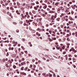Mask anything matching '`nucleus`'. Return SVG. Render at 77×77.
<instances>
[{
	"label": "nucleus",
	"mask_w": 77,
	"mask_h": 77,
	"mask_svg": "<svg viewBox=\"0 0 77 77\" xmlns=\"http://www.w3.org/2000/svg\"><path fill=\"white\" fill-rule=\"evenodd\" d=\"M47 5H45L43 7V8L44 9H47Z\"/></svg>",
	"instance_id": "f257e3e1"
},
{
	"label": "nucleus",
	"mask_w": 77,
	"mask_h": 77,
	"mask_svg": "<svg viewBox=\"0 0 77 77\" xmlns=\"http://www.w3.org/2000/svg\"><path fill=\"white\" fill-rule=\"evenodd\" d=\"M60 12V8H58L57 9V13H58V14H59Z\"/></svg>",
	"instance_id": "f03ea898"
},
{
	"label": "nucleus",
	"mask_w": 77,
	"mask_h": 77,
	"mask_svg": "<svg viewBox=\"0 0 77 77\" xmlns=\"http://www.w3.org/2000/svg\"><path fill=\"white\" fill-rule=\"evenodd\" d=\"M2 60L3 62H5V60L6 61H7V60H8V58H4Z\"/></svg>",
	"instance_id": "7ed1b4c3"
},
{
	"label": "nucleus",
	"mask_w": 77,
	"mask_h": 77,
	"mask_svg": "<svg viewBox=\"0 0 77 77\" xmlns=\"http://www.w3.org/2000/svg\"><path fill=\"white\" fill-rule=\"evenodd\" d=\"M26 22H27V23H29V22H32V20H26Z\"/></svg>",
	"instance_id": "20e7f679"
},
{
	"label": "nucleus",
	"mask_w": 77,
	"mask_h": 77,
	"mask_svg": "<svg viewBox=\"0 0 77 77\" xmlns=\"http://www.w3.org/2000/svg\"><path fill=\"white\" fill-rule=\"evenodd\" d=\"M8 49L9 50H14V48H13L10 47Z\"/></svg>",
	"instance_id": "39448f33"
},
{
	"label": "nucleus",
	"mask_w": 77,
	"mask_h": 77,
	"mask_svg": "<svg viewBox=\"0 0 77 77\" xmlns=\"http://www.w3.org/2000/svg\"><path fill=\"white\" fill-rule=\"evenodd\" d=\"M37 30L38 31H39V32H41V29H39V28H38L37 29Z\"/></svg>",
	"instance_id": "423d86ee"
},
{
	"label": "nucleus",
	"mask_w": 77,
	"mask_h": 77,
	"mask_svg": "<svg viewBox=\"0 0 77 77\" xmlns=\"http://www.w3.org/2000/svg\"><path fill=\"white\" fill-rule=\"evenodd\" d=\"M16 12L17 13V14L18 15H20V13L19 12H18V11L17 10L16 11Z\"/></svg>",
	"instance_id": "0eeeda50"
},
{
	"label": "nucleus",
	"mask_w": 77,
	"mask_h": 77,
	"mask_svg": "<svg viewBox=\"0 0 77 77\" xmlns=\"http://www.w3.org/2000/svg\"><path fill=\"white\" fill-rule=\"evenodd\" d=\"M49 13H51V14H53V13H54V12L53 11H50Z\"/></svg>",
	"instance_id": "6e6552de"
},
{
	"label": "nucleus",
	"mask_w": 77,
	"mask_h": 77,
	"mask_svg": "<svg viewBox=\"0 0 77 77\" xmlns=\"http://www.w3.org/2000/svg\"><path fill=\"white\" fill-rule=\"evenodd\" d=\"M41 12H42L43 13H44L45 12V11H44V10H43V9H42L41 10Z\"/></svg>",
	"instance_id": "1a4fd4ad"
},
{
	"label": "nucleus",
	"mask_w": 77,
	"mask_h": 77,
	"mask_svg": "<svg viewBox=\"0 0 77 77\" xmlns=\"http://www.w3.org/2000/svg\"><path fill=\"white\" fill-rule=\"evenodd\" d=\"M59 3L58 2H57L55 4V5L56 6H58V5H59Z\"/></svg>",
	"instance_id": "9d476101"
},
{
	"label": "nucleus",
	"mask_w": 77,
	"mask_h": 77,
	"mask_svg": "<svg viewBox=\"0 0 77 77\" xmlns=\"http://www.w3.org/2000/svg\"><path fill=\"white\" fill-rule=\"evenodd\" d=\"M10 10H12V11H14V9L13 8V7H11L10 8Z\"/></svg>",
	"instance_id": "9b49d317"
},
{
	"label": "nucleus",
	"mask_w": 77,
	"mask_h": 77,
	"mask_svg": "<svg viewBox=\"0 0 77 77\" xmlns=\"http://www.w3.org/2000/svg\"><path fill=\"white\" fill-rule=\"evenodd\" d=\"M18 51H19L18 53H20V52H21V49L20 48H19L18 49Z\"/></svg>",
	"instance_id": "f8f14e48"
},
{
	"label": "nucleus",
	"mask_w": 77,
	"mask_h": 77,
	"mask_svg": "<svg viewBox=\"0 0 77 77\" xmlns=\"http://www.w3.org/2000/svg\"><path fill=\"white\" fill-rule=\"evenodd\" d=\"M34 8L35 11H37L38 10V8L36 7H34Z\"/></svg>",
	"instance_id": "ddd939ff"
},
{
	"label": "nucleus",
	"mask_w": 77,
	"mask_h": 77,
	"mask_svg": "<svg viewBox=\"0 0 77 77\" xmlns=\"http://www.w3.org/2000/svg\"><path fill=\"white\" fill-rule=\"evenodd\" d=\"M72 60L73 62H76V60H75V58H73Z\"/></svg>",
	"instance_id": "4468645a"
},
{
	"label": "nucleus",
	"mask_w": 77,
	"mask_h": 77,
	"mask_svg": "<svg viewBox=\"0 0 77 77\" xmlns=\"http://www.w3.org/2000/svg\"><path fill=\"white\" fill-rule=\"evenodd\" d=\"M38 13L39 14H41V10L39 9L38 10Z\"/></svg>",
	"instance_id": "2eb2a0df"
},
{
	"label": "nucleus",
	"mask_w": 77,
	"mask_h": 77,
	"mask_svg": "<svg viewBox=\"0 0 77 77\" xmlns=\"http://www.w3.org/2000/svg\"><path fill=\"white\" fill-rule=\"evenodd\" d=\"M32 13H33L34 14H36V11H32Z\"/></svg>",
	"instance_id": "dca6fc26"
},
{
	"label": "nucleus",
	"mask_w": 77,
	"mask_h": 77,
	"mask_svg": "<svg viewBox=\"0 0 77 77\" xmlns=\"http://www.w3.org/2000/svg\"><path fill=\"white\" fill-rule=\"evenodd\" d=\"M61 6H62L63 5V1H61Z\"/></svg>",
	"instance_id": "f3484780"
},
{
	"label": "nucleus",
	"mask_w": 77,
	"mask_h": 77,
	"mask_svg": "<svg viewBox=\"0 0 77 77\" xmlns=\"http://www.w3.org/2000/svg\"><path fill=\"white\" fill-rule=\"evenodd\" d=\"M17 6H19L20 5V4L18 2H17Z\"/></svg>",
	"instance_id": "a211bd4d"
},
{
	"label": "nucleus",
	"mask_w": 77,
	"mask_h": 77,
	"mask_svg": "<svg viewBox=\"0 0 77 77\" xmlns=\"http://www.w3.org/2000/svg\"><path fill=\"white\" fill-rule=\"evenodd\" d=\"M42 17H45V14H42Z\"/></svg>",
	"instance_id": "6ab92c4d"
},
{
	"label": "nucleus",
	"mask_w": 77,
	"mask_h": 77,
	"mask_svg": "<svg viewBox=\"0 0 77 77\" xmlns=\"http://www.w3.org/2000/svg\"><path fill=\"white\" fill-rule=\"evenodd\" d=\"M63 50L65 49V46H61Z\"/></svg>",
	"instance_id": "aec40b11"
},
{
	"label": "nucleus",
	"mask_w": 77,
	"mask_h": 77,
	"mask_svg": "<svg viewBox=\"0 0 77 77\" xmlns=\"http://www.w3.org/2000/svg\"><path fill=\"white\" fill-rule=\"evenodd\" d=\"M72 8L74 10L75 9V7H74L73 6H72Z\"/></svg>",
	"instance_id": "412c9836"
},
{
	"label": "nucleus",
	"mask_w": 77,
	"mask_h": 77,
	"mask_svg": "<svg viewBox=\"0 0 77 77\" xmlns=\"http://www.w3.org/2000/svg\"><path fill=\"white\" fill-rule=\"evenodd\" d=\"M60 10H61V11H63V10H64V8H63V7H61Z\"/></svg>",
	"instance_id": "4be33fe9"
},
{
	"label": "nucleus",
	"mask_w": 77,
	"mask_h": 77,
	"mask_svg": "<svg viewBox=\"0 0 77 77\" xmlns=\"http://www.w3.org/2000/svg\"><path fill=\"white\" fill-rule=\"evenodd\" d=\"M54 16H53L51 17V19H52V21L54 20Z\"/></svg>",
	"instance_id": "5701e85b"
},
{
	"label": "nucleus",
	"mask_w": 77,
	"mask_h": 77,
	"mask_svg": "<svg viewBox=\"0 0 77 77\" xmlns=\"http://www.w3.org/2000/svg\"><path fill=\"white\" fill-rule=\"evenodd\" d=\"M48 7L49 8H52V6L51 5H48Z\"/></svg>",
	"instance_id": "b1692460"
},
{
	"label": "nucleus",
	"mask_w": 77,
	"mask_h": 77,
	"mask_svg": "<svg viewBox=\"0 0 77 77\" xmlns=\"http://www.w3.org/2000/svg\"><path fill=\"white\" fill-rule=\"evenodd\" d=\"M57 14H55V15L54 16V18H56L57 17Z\"/></svg>",
	"instance_id": "393cba45"
},
{
	"label": "nucleus",
	"mask_w": 77,
	"mask_h": 77,
	"mask_svg": "<svg viewBox=\"0 0 77 77\" xmlns=\"http://www.w3.org/2000/svg\"><path fill=\"white\" fill-rule=\"evenodd\" d=\"M17 67V66H16L14 65L13 66V68H14V69H15V68H16V67Z\"/></svg>",
	"instance_id": "a878e982"
},
{
	"label": "nucleus",
	"mask_w": 77,
	"mask_h": 77,
	"mask_svg": "<svg viewBox=\"0 0 77 77\" xmlns=\"http://www.w3.org/2000/svg\"><path fill=\"white\" fill-rule=\"evenodd\" d=\"M21 48H22V49H23V50H25V48H24V47H23V46H21Z\"/></svg>",
	"instance_id": "bb28decb"
},
{
	"label": "nucleus",
	"mask_w": 77,
	"mask_h": 77,
	"mask_svg": "<svg viewBox=\"0 0 77 77\" xmlns=\"http://www.w3.org/2000/svg\"><path fill=\"white\" fill-rule=\"evenodd\" d=\"M70 20H74V19H73V18H72V17H70Z\"/></svg>",
	"instance_id": "cd10ccee"
},
{
	"label": "nucleus",
	"mask_w": 77,
	"mask_h": 77,
	"mask_svg": "<svg viewBox=\"0 0 77 77\" xmlns=\"http://www.w3.org/2000/svg\"><path fill=\"white\" fill-rule=\"evenodd\" d=\"M72 51L74 52L75 50V49H74L73 48H72Z\"/></svg>",
	"instance_id": "c85d7f7f"
},
{
	"label": "nucleus",
	"mask_w": 77,
	"mask_h": 77,
	"mask_svg": "<svg viewBox=\"0 0 77 77\" xmlns=\"http://www.w3.org/2000/svg\"><path fill=\"white\" fill-rule=\"evenodd\" d=\"M28 68V67H26L25 68V69H24V70H25V71H26Z\"/></svg>",
	"instance_id": "c756f323"
},
{
	"label": "nucleus",
	"mask_w": 77,
	"mask_h": 77,
	"mask_svg": "<svg viewBox=\"0 0 77 77\" xmlns=\"http://www.w3.org/2000/svg\"><path fill=\"white\" fill-rule=\"evenodd\" d=\"M16 32H17V33H19V32H20V31L18 29H17L16 31Z\"/></svg>",
	"instance_id": "7c9ffc66"
},
{
	"label": "nucleus",
	"mask_w": 77,
	"mask_h": 77,
	"mask_svg": "<svg viewBox=\"0 0 77 77\" xmlns=\"http://www.w3.org/2000/svg\"><path fill=\"white\" fill-rule=\"evenodd\" d=\"M23 68H24V67H23L22 68H21L20 69L21 70H24V69H23Z\"/></svg>",
	"instance_id": "2f4dec72"
},
{
	"label": "nucleus",
	"mask_w": 77,
	"mask_h": 77,
	"mask_svg": "<svg viewBox=\"0 0 77 77\" xmlns=\"http://www.w3.org/2000/svg\"><path fill=\"white\" fill-rule=\"evenodd\" d=\"M23 75H26V73H24V72H23Z\"/></svg>",
	"instance_id": "473e14b6"
},
{
	"label": "nucleus",
	"mask_w": 77,
	"mask_h": 77,
	"mask_svg": "<svg viewBox=\"0 0 77 77\" xmlns=\"http://www.w3.org/2000/svg\"><path fill=\"white\" fill-rule=\"evenodd\" d=\"M49 33H50V34H51V31L50 30L49 31Z\"/></svg>",
	"instance_id": "72a5a7b5"
},
{
	"label": "nucleus",
	"mask_w": 77,
	"mask_h": 77,
	"mask_svg": "<svg viewBox=\"0 0 77 77\" xmlns=\"http://www.w3.org/2000/svg\"><path fill=\"white\" fill-rule=\"evenodd\" d=\"M15 42L14 41H13L12 42V44H15Z\"/></svg>",
	"instance_id": "f704fd0d"
},
{
	"label": "nucleus",
	"mask_w": 77,
	"mask_h": 77,
	"mask_svg": "<svg viewBox=\"0 0 77 77\" xmlns=\"http://www.w3.org/2000/svg\"><path fill=\"white\" fill-rule=\"evenodd\" d=\"M69 57H72V56H71V54H69L68 55Z\"/></svg>",
	"instance_id": "c9c22d12"
},
{
	"label": "nucleus",
	"mask_w": 77,
	"mask_h": 77,
	"mask_svg": "<svg viewBox=\"0 0 77 77\" xmlns=\"http://www.w3.org/2000/svg\"><path fill=\"white\" fill-rule=\"evenodd\" d=\"M57 50H59V48H60V47L58 48L57 47H56Z\"/></svg>",
	"instance_id": "e433bc0d"
},
{
	"label": "nucleus",
	"mask_w": 77,
	"mask_h": 77,
	"mask_svg": "<svg viewBox=\"0 0 77 77\" xmlns=\"http://www.w3.org/2000/svg\"><path fill=\"white\" fill-rule=\"evenodd\" d=\"M35 60L34 59H32V62H35Z\"/></svg>",
	"instance_id": "4c0bfd02"
},
{
	"label": "nucleus",
	"mask_w": 77,
	"mask_h": 77,
	"mask_svg": "<svg viewBox=\"0 0 77 77\" xmlns=\"http://www.w3.org/2000/svg\"><path fill=\"white\" fill-rule=\"evenodd\" d=\"M53 76V75L52 74H50L49 75V77H51Z\"/></svg>",
	"instance_id": "58836bf2"
},
{
	"label": "nucleus",
	"mask_w": 77,
	"mask_h": 77,
	"mask_svg": "<svg viewBox=\"0 0 77 77\" xmlns=\"http://www.w3.org/2000/svg\"><path fill=\"white\" fill-rule=\"evenodd\" d=\"M47 4L48 5H51V4H50V2H47Z\"/></svg>",
	"instance_id": "ea45409f"
},
{
	"label": "nucleus",
	"mask_w": 77,
	"mask_h": 77,
	"mask_svg": "<svg viewBox=\"0 0 77 77\" xmlns=\"http://www.w3.org/2000/svg\"><path fill=\"white\" fill-rule=\"evenodd\" d=\"M4 33L5 34V35H7V33L6 32H5V31H4Z\"/></svg>",
	"instance_id": "a19ab883"
},
{
	"label": "nucleus",
	"mask_w": 77,
	"mask_h": 77,
	"mask_svg": "<svg viewBox=\"0 0 77 77\" xmlns=\"http://www.w3.org/2000/svg\"><path fill=\"white\" fill-rule=\"evenodd\" d=\"M8 3H10L11 2V1L8 0L7 1Z\"/></svg>",
	"instance_id": "79ce46f5"
},
{
	"label": "nucleus",
	"mask_w": 77,
	"mask_h": 77,
	"mask_svg": "<svg viewBox=\"0 0 77 77\" xmlns=\"http://www.w3.org/2000/svg\"><path fill=\"white\" fill-rule=\"evenodd\" d=\"M50 2H51V3H53V0H50Z\"/></svg>",
	"instance_id": "37998d69"
},
{
	"label": "nucleus",
	"mask_w": 77,
	"mask_h": 77,
	"mask_svg": "<svg viewBox=\"0 0 77 77\" xmlns=\"http://www.w3.org/2000/svg\"><path fill=\"white\" fill-rule=\"evenodd\" d=\"M25 17L24 16L22 17V18H21V20L23 19V18H24Z\"/></svg>",
	"instance_id": "c03bdc74"
},
{
	"label": "nucleus",
	"mask_w": 77,
	"mask_h": 77,
	"mask_svg": "<svg viewBox=\"0 0 77 77\" xmlns=\"http://www.w3.org/2000/svg\"><path fill=\"white\" fill-rule=\"evenodd\" d=\"M39 9H41L42 8V6L40 5L39 7Z\"/></svg>",
	"instance_id": "a18cd8bd"
},
{
	"label": "nucleus",
	"mask_w": 77,
	"mask_h": 77,
	"mask_svg": "<svg viewBox=\"0 0 77 77\" xmlns=\"http://www.w3.org/2000/svg\"><path fill=\"white\" fill-rule=\"evenodd\" d=\"M14 6H15V5H16V3L14 2Z\"/></svg>",
	"instance_id": "49530a36"
},
{
	"label": "nucleus",
	"mask_w": 77,
	"mask_h": 77,
	"mask_svg": "<svg viewBox=\"0 0 77 77\" xmlns=\"http://www.w3.org/2000/svg\"><path fill=\"white\" fill-rule=\"evenodd\" d=\"M21 54H24V52L23 51H22L21 52Z\"/></svg>",
	"instance_id": "de8ad7c7"
},
{
	"label": "nucleus",
	"mask_w": 77,
	"mask_h": 77,
	"mask_svg": "<svg viewBox=\"0 0 77 77\" xmlns=\"http://www.w3.org/2000/svg\"><path fill=\"white\" fill-rule=\"evenodd\" d=\"M55 72H57V69H55Z\"/></svg>",
	"instance_id": "09e8293b"
},
{
	"label": "nucleus",
	"mask_w": 77,
	"mask_h": 77,
	"mask_svg": "<svg viewBox=\"0 0 77 77\" xmlns=\"http://www.w3.org/2000/svg\"><path fill=\"white\" fill-rule=\"evenodd\" d=\"M27 18H30V16L29 15H28L27 16Z\"/></svg>",
	"instance_id": "8fccbe9b"
},
{
	"label": "nucleus",
	"mask_w": 77,
	"mask_h": 77,
	"mask_svg": "<svg viewBox=\"0 0 77 77\" xmlns=\"http://www.w3.org/2000/svg\"><path fill=\"white\" fill-rule=\"evenodd\" d=\"M29 15H32V12H29Z\"/></svg>",
	"instance_id": "3c124183"
},
{
	"label": "nucleus",
	"mask_w": 77,
	"mask_h": 77,
	"mask_svg": "<svg viewBox=\"0 0 77 77\" xmlns=\"http://www.w3.org/2000/svg\"><path fill=\"white\" fill-rule=\"evenodd\" d=\"M52 10L53 11H54L55 10V8H52Z\"/></svg>",
	"instance_id": "603ef678"
},
{
	"label": "nucleus",
	"mask_w": 77,
	"mask_h": 77,
	"mask_svg": "<svg viewBox=\"0 0 77 77\" xmlns=\"http://www.w3.org/2000/svg\"><path fill=\"white\" fill-rule=\"evenodd\" d=\"M21 64L22 65H24V63L23 62L21 63Z\"/></svg>",
	"instance_id": "864d4df0"
},
{
	"label": "nucleus",
	"mask_w": 77,
	"mask_h": 77,
	"mask_svg": "<svg viewBox=\"0 0 77 77\" xmlns=\"http://www.w3.org/2000/svg\"><path fill=\"white\" fill-rule=\"evenodd\" d=\"M14 60H15V62H17V58L15 59Z\"/></svg>",
	"instance_id": "5fc2aeb1"
},
{
	"label": "nucleus",
	"mask_w": 77,
	"mask_h": 77,
	"mask_svg": "<svg viewBox=\"0 0 77 77\" xmlns=\"http://www.w3.org/2000/svg\"><path fill=\"white\" fill-rule=\"evenodd\" d=\"M25 53H26V54H27V53H28L27 51H25Z\"/></svg>",
	"instance_id": "6e6d98bb"
},
{
	"label": "nucleus",
	"mask_w": 77,
	"mask_h": 77,
	"mask_svg": "<svg viewBox=\"0 0 77 77\" xmlns=\"http://www.w3.org/2000/svg\"><path fill=\"white\" fill-rule=\"evenodd\" d=\"M39 5H37L36 6V7L37 8H39Z\"/></svg>",
	"instance_id": "4d7b16f0"
},
{
	"label": "nucleus",
	"mask_w": 77,
	"mask_h": 77,
	"mask_svg": "<svg viewBox=\"0 0 77 77\" xmlns=\"http://www.w3.org/2000/svg\"><path fill=\"white\" fill-rule=\"evenodd\" d=\"M42 75H45V73H43L42 74Z\"/></svg>",
	"instance_id": "13d9d810"
},
{
	"label": "nucleus",
	"mask_w": 77,
	"mask_h": 77,
	"mask_svg": "<svg viewBox=\"0 0 77 77\" xmlns=\"http://www.w3.org/2000/svg\"><path fill=\"white\" fill-rule=\"evenodd\" d=\"M22 41H25V39L24 38H23L22 39Z\"/></svg>",
	"instance_id": "bf43d9fd"
},
{
	"label": "nucleus",
	"mask_w": 77,
	"mask_h": 77,
	"mask_svg": "<svg viewBox=\"0 0 77 77\" xmlns=\"http://www.w3.org/2000/svg\"><path fill=\"white\" fill-rule=\"evenodd\" d=\"M42 32H44V29H42Z\"/></svg>",
	"instance_id": "052dcab7"
},
{
	"label": "nucleus",
	"mask_w": 77,
	"mask_h": 77,
	"mask_svg": "<svg viewBox=\"0 0 77 77\" xmlns=\"http://www.w3.org/2000/svg\"><path fill=\"white\" fill-rule=\"evenodd\" d=\"M47 11H50V9L48 8H47Z\"/></svg>",
	"instance_id": "680f3d73"
},
{
	"label": "nucleus",
	"mask_w": 77,
	"mask_h": 77,
	"mask_svg": "<svg viewBox=\"0 0 77 77\" xmlns=\"http://www.w3.org/2000/svg\"><path fill=\"white\" fill-rule=\"evenodd\" d=\"M8 46H9V47H11V44H9L8 45Z\"/></svg>",
	"instance_id": "e2e57ef3"
},
{
	"label": "nucleus",
	"mask_w": 77,
	"mask_h": 77,
	"mask_svg": "<svg viewBox=\"0 0 77 77\" xmlns=\"http://www.w3.org/2000/svg\"><path fill=\"white\" fill-rule=\"evenodd\" d=\"M54 77H56V74H54Z\"/></svg>",
	"instance_id": "0e129e2a"
},
{
	"label": "nucleus",
	"mask_w": 77,
	"mask_h": 77,
	"mask_svg": "<svg viewBox=\"0 0 77 77\" xmlns=\"http://www.w3.org/2000/svg\"><path fill=\"white\" fill-rule=\"evenodd\" d=\"M8 5V3H6L5 4V6H7Z\"/></svg>",
	"instance_id": "69168bd1"
},
{
	"label": "nucleus",
	"mask_w": 77,
	"mask_h": 77,
	"mask_svg": "<svg viewBox=\"0 0 77 77\" xmlns=\"http://www.w3.org/2000/svg\"><path fill=\"white\" fill-rule=\"evenodd\" d=\"M1 47H3V44L2 43L1 44Z\"/></svg>",
	"instance_id": "338daca9"
},
{
	"label": "nucleus",
	"mask_w": 77,
	"mask_h": 77,
	"mask_svg": "<svg viewBox=\"0 0 77 77\" xmlns=\"http://www.w3.org/2000/svg\"><path fill=\"white\" fill-rule=\"evenodd\" d=\"M75 18L77 19V16H75Z\"/></svg>",
	"instance_id": "774afa93"
}]
</instances>
